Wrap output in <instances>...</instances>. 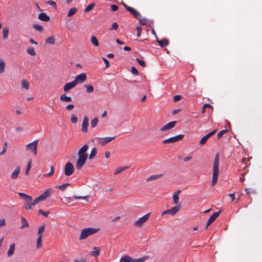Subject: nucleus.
<instances>
[{
    "instance_id": "nucleus-22",
    "label": "nucleus",
    "mask_w": 262,
    "mask_h": 262,
    "mask_svg": "<svg viewBox=\"0 0 262 262\" xmlns=\"http://www.w3.org/2000/svg\"><path fill=\"white\" fill-rule=\"evenodd\" d=\"M100 248L99 247H94L93 251H91L90 254L91 256L97 257L100 254Z\"/></svg>"
},
{
    "instance_id": "nucleus-35",
    "label": "nucleus",
    "mask_w": 262,
    "mask_h": 262,
    "mask_svg": "<svg viewBox=\"0 0 262 262\" xmlns=\"http://www.w3.org/2000/svg\"><path fill=\"white\" fill-rule=\"evenodd\" d=\"M8 33H9V29L8 28H4L3 29V37L4 39L8 38Z\"/></svg>"
},
{
    "instance_id": "nucleus-52",
    "label": "nucleus",
    "mask_w": 262,
    "mask_h": 262,
    "mask_svg": "<svg viewBox=\"0 0 262 262\" xmlns=\"http://www.w3.org/2000/svg\"><path fill=\"white\" fill-rule=\"evenodd\" d=\"M118 28V25L117 23H113L112 25L111 28L110 29L112 30H116Z\"/></svg>"
},
{
    "instance_id": "nucleus-62",
    "label": "nucleus",
    "mask_w": 262,
    "mask_h": 262,
    "mask_svg": "<svg viewBox=\"0 0 262 262\" xmlns=\"http://www.w3.org/2000/svg\"><path fill=\"white\" fill-rule=\"evenodd\" d=\"M74 107V105L73 104H69L66 106V109L67 110H71Z\"/></svg>"
},
{
    "instance_id": "nucleus-32",
    "label": "nucleus",
    "mask_w": 262,
    "mask_h": 262,
    "mask_svg": "<svg viewBox=\"0 0 262 262\" xmlns=\"http://www.w3.org/2000/svg\"><path fill=\"white\" fill-rule=\"evenodd\" d=\"M69 185H70V184H69V183H64L61 185L56 186H55V188H58L63 191L66 189L67 187Z\"/></svg>"
},
{
    "instance_id": "nucleus-59",
    "label": "nucleus",
    "mask_w": 262,
    "mask_h": 262,
    "mask_svg": "<svg viewBox=\"0 0 262 262\" xmlns=\"http://www.w3.org/2000/svg\"><path fill=\"white\" fill-rule=\"evenodd\" d=\"M111 8L112 11H116L118 9V6L115 4L112 5Z\"/></svg>"
},
{
    "instance_id": "nucleus-7",
    "label": "nucleus",
    "mask_w": 262,
    "mask_h": 262,
    "mask_svg": "<svg viewBox=\"0 0 262 262\" xmlns=\"http://www.w3.org/2000/svg\"><path fill=\"white\" fill-rule=\"evenodd\" d=\"M150 213H148L144 215L141 217H140L138 220H137L135 223L134 225L138 227H140L142 225L146 222L150 216Z\"/></svg>"
},
{
    "instance_id": "nucleus-46",
    "label": "nucleus",
    "mask_w": 262,
    "mask_h": 262,
    "mask_svg": "<svg viewBox=\"0 0 262 262\" xmlns=\"http://www.w3.org/2000/svg\"><path fill=\"white\" fill-rule=\"evenodd\" d=\"M45 229V225L41 226L38 230L37 234L38 236L42 235V233L44 232Z\"/></svg>"
},
{
    "instance_id": "nucleus-45",
    "label": "nucleus",
    "mask_w": 262,
    "mask_h": 262,
    "mask_svg": "<svg viewBox=\"0 0 262 262\" xmlns=\"http://www.w3.org/2000/svg\"><path fill=\"white\" fill-rule=\"evenodd\" d=\"M35 30L39 31V32H42V30H43V27L41 26V25H38V24H35L33 25V27Z\"/></svg>"
},
{
    "instance_id": "nucleus-63",
    "label": "nucleus",
    "mask_w": 262,
    "mask_h": 262,
    "mask_svg": "<svg viewBox=\"0 0 262 262\" xmlns=\"http://www.w3.org/2000/svg\"><path fill=\"white\" fill-rule=\"evenodd\" d=\"M6 225V222L5 219L0 220V227L4 226Z\"/></svg>"
},
{
    "instance_id": "nucleus-5",
    "label": "nucleus",
    "mask_w": 262,
    "mask_h": 262,
    "mask_svg": "<svg viewBox=\"0 0 262 262\" xmlns=\"http://www.w3.org/2000/svg\"><path fill=\"white\" fill-rule=\"evenodd\" d=\"M115 138V137H107L104 138H96L95 140L99 144L103 146L111 142Z\"/></svg>"
},
{
    "instance_id": "nucleus-56",
    "label": "nucleus",
    "mask_w": 262,
    "mask_h": 262,
    "mask_svg": "<svg viewBox=\"0 0 262 262\" xmlns=\"http://www.w3.org/2000/svg\"><path fill=\"white\" fill-rule=\"evenodd\" d=\"M50 172L46 174L45 176H52L54 173V167L53 166H51L50 167Z\"/></svg>"
},
{
    "instance_id": "nucleus-24",
    "label": "nucleus",
    "mask_w": 262,
    "mask_h": 262,
    "mask_svg": "<svg viewBox=\"0 0 262 262\" xmlns=\"http://www.w3.org/2000/svg\"><path fill=\"white\" fill-rule=\"evenodd\" d=\"M60 100L65 102H71L72 101V98L71 97L67 96L65 94H63L60 96Z\"/></svg>"
},
{
    "instance_id": "nucleus-30",
    "label": "nucleus",
    "mask_w": 262,
    "mask_h": 262,
    "mask_svg": "<svg viewBox=\"0 0 262 262\" xmlns=\"http://www.w3.org/2000/svg\"><path fill=\"white\" fill-rule=\"evenodd\" d=\"M97 148L94 147L92 149V150L91 151L90 154L89 155V159L91 160L97 154Z\"/></svg>"
},
{
    "instance_id": "nucleus-13",
    "label": "nucleus",
    "mask_w": 262,
    "mask_h": 262,
    "mask_svg": "<svg viewBox=\"0 0 262 262\" xmlns=\"http://www.w3.org/2000/svg\"><path fill=\"white\" fill-rule=\"evenodd\" d=\"M89 125V118L87 116L84 117L83 122L82 123L81 130L84 133L88 132V126Z\"/></svg>"
},
{
    "instance_id": "nucleus-6",
    "label": "nucleus",
    "mask_w": 262,
    "mask_h": 262,
    "mask_svg": "<svg viewBox=\"0 0 262 262\" xmlns=\"http://www.w3.org/2000/svg\"><path fill=\"white\" fill-rule=\"evenodd\" d=\"M74 172V166L71 162H67L64 166V172L66 176H71Z\"/></svg>"
},
{
    "instance_id": "nucleus-23",
    "label": "nucleus",
    "mask_w": 262,
    "mask_h": 262,
    "mask_svg": "<svg viewBox=\"0 0 262 262\" xmlns=\"http://www.w3.org/2000/svg\"><path fill=\"white\" fill-rule=\"evenodd\" d=\"M159 45L162 47L167 46L169 44V40L167 39H162L161 40H157Z\"/></svg>"
},
{
    "instance_id": "nucleus-27",
    "label": "nucleus",
    "mask_w": 262,
    "mask_h": 262,
    "mask_svg": "<svg viewBox=\"0 0 262 262\" xmlns=\"http://www.w3.org/2000/svg\"><path fill=\"white\" fill-rule=\"evenodd\" d=\"M46 43L49 45H54L55 43V37L54 36H51L48 37L46 41Z\"/></svg>"
},
{
    "instance_id": "nucleus-47",
    "label": "nucleus",
    "mask_w": 262,
    "mask_h": 262,
    "mask_svg": "<svg viewBox=\"0 0 262 262\" xmlns=\"http://www.w3.org/2000/svg\"><path fill=\"white\" fill-rule=\"evenodd\" d=\"M77 117L74 114L71 115V121L73 123H76L77 122Z\"/></svg>"
},
{
    "instance_id": "nucleus-1",
    "label": "nucleus",
    "mask_w": 262,
    "mask_h": 262,
    "mask_svg": "<svg viewBox=\"0 0 262 262\" xmlns=\"http://www.w3.org/2000/svg\"><path fill=\"white\" fill-rule=\"evenodd\" d=\"M89 146L84 144L78 151V158L76 163V168L80 170L85 163L88 159V154H87Z\"/></svg>"
},
{
    "instance_id": "nucleus-40",
    "label": "nucleus",
    "mask_w": 262,
    "mask_h": 262,
    "mask_svg": "<svg viewBox=\"0 0 262 262\" xmlns=\"http://www.w3.org/2000/svg\"><path fill=\"white\" fill-rule=\"evenodd\" d=\"M27 53L31 56H35L36 53L34 51V49L32 47H30L27 49Z\"/></svg>"
},
{
    "instance_id": "nucleus-49",
    "label": "nucleus",
    "mask_w": 262,
    "mask_h": 262,
    "mask_svg": "<svg viewBox=\"0 0 262 262\" xmlns=\"http://www.w3.org/2000/svg\"><path fill=\"white\" fill-rule=\"evenodd\" d=\"M136 61L138 62V63L142 67H144L146 66V63L145 61L143 60H142L139 58H136Z\"/></svg>"
},
{
    "instance_id": "nucleus-19",
    "label": "nucleus",
    "mask_w": 262,
    "mask_h": 262,
    "mask_svg": "<svg viewBox=\"0 0 262 262\" xmlns=\"http://www.w3.org/2000/svg\"><path fill=\"white\" fill-rule=\"evenodd\" d=\"M38 18L44 21H48L50 20V17L45 13H40L38 15Z\"/></svg>"
},
{
    "instance_id": "nucleus-21",
    "label": "nucleus",
    "mask_w": 262,
    "mask_h": 262,
    "mask_svg": "<svg viewBox=\"0 0 262 262\" xmlns=\"http://www.w3.org/2000/svg\"><path fill=\"white\" fill-rule=\"evenodd\" d=\"M15 247V244L14 243H12L10 245L9 249L7 252V255L8 256H11L14 254Z\"/></svg>"
},
{
    "instance_id": "nucleus-60",
    "label": "nucleus",
    "mask_w": 262,
    "mask_h": 262,
    "mask_svg": "<svg viewBox=\"0 0 262 262\" xmlns=\"http://www.w3.org/2000/svg\"><path fill=\"white\" fill-rule=\"evenodd\" d=\"M103 60L105 64L106 68H109L110 67V65L108 60L105 58H103Z\"/></svg>"
},
{
    "instance_id": "nucleus-42",
    "label": "nucleus",
    "mask_w": 262,
    "mask_h": 262,
    "mask_svg": "<svg viewBox=\"0 0 262 262\" xmlns=\"http://www.w3.org/2000/svg\"><path fill=\"white\" fill-rule=\"evenodd\" d=\"M94 6H95L94 3H91V4H89L84 9V12H88L90 11L94 8Z\"/></svg>"
},
{
    "instance_id": "nucleus-8",
    "label": "nucleus",
    "mask_w": 262,
    "mask_h": 262,
    "mask_svg": "<svg viewBox=\"0 0 262 262\" xmlns=\"http://www.w3.org/2000/svg\"><path fill=\"white\" fill-rule=\"evenodd\" d=\"M184 137L183 135H179L174 137H170L168 139L162 141L163 143H173L182 139Z\"/></svg>"
},
{
    "instance_id": "nucleus-18",
    "label": "nucleus",
    "mask_w": 262,
    "mask_h": 262,
    "mask_svg": "<svg viewBox=\"0 0 262 262\" xmlns=\"http://www.w3.org/2000/svg\"><path fill=\"white\" fill-rule=\"evenodd\" d=\"M20 167L19 166H17L11 175V179L13 180H15L18 177V176L20 172Z\"/></svg>"
},
{
    "instance_id": "nucleus-26",
    "label": "nucleus",
    "mask_w": 262,
    "mask_h": 262,
    "mask_svg": "<svg viewBox=\"0 0 262 262\" xmlns=\"http://www.w3.org/2000/svg\"><path fill=\"white\" fill-rule=\"evenodd\" d=\"M180 208V205H177L173 207L172 208L170 209L171 215H174L175 214H176L179 211Z\"/></svg>"
},
{
    "instance_id": "nucleus-64",
    "label": "nucleus",
    "mask_w": 262,
    "mask_h": 262,
    "mask_svg": "<svg viewBox=\"0 0 262 262\" xmlns=\"http://www.w3.org/2000/svg\"><path fill=\"white\" fill-rule=\"evenodd\" d=\"M6 149H7V143L6 142L5 143V145H4V147L3 148V149L2 151H1V154L2 155V154H4L6 151Z\"/></svg>"
},
{
    "instance_id": "nucleus-29",
    "label": "nucleus",
    "mask_w": 262,
    "mask_h": 262,
    "mask_svg": "<svg viewBox=\"0 0 262 262\" xmlns=\"http://www.w3.org/2000/svg\"><path fill=\"white\" fill-rule=\"evenodd\" d=\"M127 168H128V167H117L116 168L115 172H114V174L115 175L121 173V172L123 171L124 170H125Z\"/></svg>"
},
{
    "instance_id": "nucleus-54",
    "label": "nucleus",
    "mask_w": 262,
    "mask_h": 262,
    "mask_svg": "<svg viewBox=\"0 0 262 262\" xmlns=\"http://www.w3.org/2000/svg\"><path fill=\"white\" fill-rule=\"evenodd\" d=\"M137 36L138 37H140L141 36L142 28L141 27H137Z\"/></svg>"
},
{
    "instance_id": "nucleus-16",
    "label": "nucleus",
    "mask_w": 262,
    "mask_h": 262,
    "mask_svg": "<svg viewBox=\"0 0 262 262\" xmlns=\"http://www.w3.org/2000/svg\"><path fill=\"white\" fill-rule=\"evenodd\" d=\"M76 85V82L74 80L72 82L67 83L63 86V90L64 92H68L70 90L74 88Z\"/></svg>"
},
{
    "instance_id": "nucleus-25",
    "label": "nucleus",
    "mask_w": 262,
    "mask_h": 262,
    "mask_svg": "<svg viewBox=\"0 0 262 262\" xmlns=\"http://www.w3.org/2000/svg\"><path fill=\"white\" fill-rule=\"evenodd\" d=\"M21 85L23 88L26 90H28L30 85V83L26 79H23L21 82Z\"/></svg>"
},
{
    "instance_id": "nucleus-20",
    "label": "nucleus",
    "mask_w": 262,
    "mask_h": 262,
    "mask_svg": "<svg viewBox=\"0 0 262 262\" xmlns=\"http://www.w3.org/2000/svg\"><path fill=\"white\" fill-rule=\"evenodd\" d=\"M181 193V190H178L177 191H176L174 194H173V204H177L178 203V202H179V195L180 194V193Z\"/></svg>"
},
{
    "instance_id": "nucleus-28",
    "label": "nucleus",
    "mask_w": 262,
    "mask_h": 262,
    "mask_svg": "<svg viewBox=\"0 0 262 262\" xmlns=\"http://www.w3.org/2000/svg\"><path fill=\"white\" fill-rule=\"evenodd\" d=\"M6 63L3 59H0V73H3L5 71Z\"/></svg>"
},
{
    "instance_id": "nucleus-17",
    "label": "nucleus",
    "mask_w": 262,
    "mask_h": 262,
    "mask_svg": "<svg viewBox=\"0 0 262 262\" xmlns=\"http://www.w3.org/2000/svg\"><path fill=\"white\" fill-rule=\"evenodd\" d=\"M135 18H138L141 16V14L136 10L132 7H128L127 10Z\"/></svg>"
},
{
    "instance_id": "nucleus-51",
    "label": "nucleus",
    "mask_w": 262,
    "mask_h": 262,
    "mask_svg": "<svg viewBox=\"0 0 262 262\" xmlns=\"http://www.w3.org/2000/svg\"><path fill=\"white\" fill-rule=\"evenodd\" d=\"M18 194L23 198L24 200H25V199H27V198H29V197H30V195H28L24 193H23V192H18Z\"/></svg>"
},
{
    "instance_id": "nucleus-57",
    "label": "nucleus",
    "mask_w": 262,
    "mask_h": 262,
    "mask_svg": "<svg viewBox=\"0 0 262 262\" xmlns=\"http://www.w3.org/2000/svg\"><path fill=\"white\" fill-rule=\"evenodd\" d=\"M47 3L48 5L53 6L54 8L56 7V4L55 2L53 1H49L48 2H47Z\"/></svg>"
},
{
    "instance_id": "nucleus-15",
    "label": "nucleus",
    "mask_w": 262,
    "mask_h": 262,
    "mask_svg": "<svg viewBox=\"0 0 262 262\" xmlns=\"http://www.w3.org/2000/svg\"><path fill=\"white\" fill-rule=\"evenodd\" d=\"M53 192V190L52 189H47L43 193L39 196V199H41L42 201L45 200L49 198Z\"/></svg>"
},
{
    "instance_id": "nucleus-61",
    "label": "nucleus",
    "mask_w": 262,
    "mask_h": 262,
    "mask_svg": "<svg viewBox=\"0 0 262 262\" xmlns=\"http://www.w3.org/2000/svg\"><path fill=\"white\" fill-rule=\"evenodd\" d=\"M74 199L75 200H77V199H86L87 198V196H76V195H74L73 196Z\"/></svg>"
},
{
    "instance_id": "nucleus-55",
    "label": "nucleus",
    "mask_w": 262,
    "mask_h": 262,
    "mask_svg": "<svg viewBox=\"0 0 262 262\" xmlns=\"http://www.w3.org/2000/svg\"><path fill=\"white\" fill-rule=\"evenodd\" d=\"M38 212L40 214L43 215L45 217H47L49 214V212H45L41 209H39Z\"/></svg>"
},
{
    "instance_id": "nucleus-9",
    "label": "nucleus",
    "mask_w": 262,
    "mask_h": 262,
    "mask_svg": "<svg viewBox=\"0 0 262 262\" xmlns=\"http://www.w3.org/2000/svg\"><path fill=\"white\" fill-rule=\"evenodd\" d=\"M144 258H140L138 259H133L130 256L126 255L121 258V261L124 262H142L144 260Z\"/></svg>"
},
{
    "instance_id": "nucleus-12",
    "label": "nucleus",
    "mask_w": 262,
    "mask_h": 262,
    "mask_svg": "<svg viewBox=\"0 0 262 262\" xmlns=\"http://www.w3.org/2000/svg\"><path fill=\"white\" fill-rule=\"evenodd\" d=\"M24 203V207L26 210H32V198L30 196L29 198L25 199Z\"/></svg>"
},
{
    "instance_id": "nucleus-39",
    "label": "nucleus",
    "mask_w": 262,
    "mask_h": 262,
    "mask_svg": "<svg viewBox=\"0 0 262 262\" xmlns=\"http://www.w3.org/2000/svg\"><path fill=\"white\" fill-rule=\"evenodd\" d=\"M77 10V9L76 8H73L70 9L68 12V16L70 17L75 14L76 13Z\"/></svg>"
},
{
    "instance_id": "nucleus-31",
    "label": "nucleus",
    "mask_w": 262,
    "mask_h": 262,
    "mask_svg": "<svg viewBox=\"0 0 262 262\" xmlns=\"http://www.w3.org/2000/svg\"><path fill=\"white\" fill-rule=\"evenodd\" d=\"M162 176H163L162 174L150 176L149 177H148L147 178V181H150L157 179L161 177Z\"/></svg>"
},
{
    "instance_id": "nucleus-36",
    "label": "nucleus",
    "mask_w": 262,
    "mask_h": 262,
    "mask_svg": "<svg viewBox=\"0 0 262 262\" xmlns=\"http://www.w3.org/2000/svg\"><path fill=\"white\" fill-rule=\"evenodd\" d=\"M21 228H24L28 227L29 225H28V222L25 218H24L23 217H21Z\"/></svg>"
},
{
    "instance_id": "nucleus-41",
    "label": "nucleus",
    "mask_w": 262,
    "mask_h": 262,
    "mask_svg": "<svg viewBox=\"0 0 262 262\" xmlns=\"http://www.w3.org/2000/svg\"><path fill=\"white\" fill-rule=\"evenodd\" d=\"M228 132V129H224L222 130L220 132H219L217 135V138L218 139H221L223 135H224L225 133H227Z\"/></svg>"
},
{
    "instance_id": "nucleus-58",
    "label": "nucleus",
    "mask_w": 262,
    "mask_h": 262,
    "mask_svg": "<svg viewBox=\"0 0 262 262\" xmlns=\"http://www.w3.org/2000/svg\"><path fill=\"white\" fill-rule=\"evenodd\" d=\"M182 96L181 95H176L173 97V101L177 102L181 99Z\"/></svg>"
},
{
    "instance_id": "nucleus-3",
    "label": "nucleus",
    "mask_w": 262,
    "mask_h": 262,
    "mask_svg": "<svg viewBox=\"0 0 262 262\" xmlns=\"http://www.w3.org/2000/svg\"><path fill=\"white\" fill-rule=\"evenodd\" d=\"M99 230V228H84L81 230V234L79 239L83 240L86 238L88 236L92 235Z\"/></svg>"
},
{
    "instance_id": "nucleus-44",
    "label": "nucleus",
    "mask_w": 262,
    "mask_h": 262,
    "mask_svg": "<svg viewBox=\"0 0 262 262\" xmlns=\"http://www.w3.org/2000/svg\"><path fill=\"white\" fill-rule=\"evenodd\" d=\"M31 167V160H30L28 162L27 166L26 172H25V174L26 175H28L29 174V172Z\"/></svg>"
},
{
    "instance_id": "nucleus-34",
    "label": "nucleus",
    "mask_w": 262,
    "mask_h": 262,
    "mask_svg": "<svg viewBox=\"0 0 262 262\" xmlns=\"http://www.w3.org/2000/svg\"><path fill=\"white\" fill-rule=\"evenodd\" d=\"M137 18L139 19L140 24L142 25H145L147 23L148 20L146 18L142 17L141 16Z\"/></svg>"
},
{
    "instance_id": "nucleus-14",
    "label": "nucleus",
    "mask_w": 262,
    "mask_h": 262,
    "mask_svg": "<svg viewBox=\"0 0 262 262\" xmlns=\"http://www.w3.org/2000/svg\"><path fill=\"white\" fill-rule=\"evenodd\" d=\"M220 214V211L214 212L208 220L206 228L211 224L219 216Z\"/></svg>"
},
{
    "instance_id": "nucleus-48",
    "label": "nucleus",
    "mask_w": 262,
    "mask_h": 262,
    "mask_svg": "<svg viewBox=\"0 0 262 262\" xmlns=\"http://www.w3.org/2000/svg\"><path fill=\"white\" fill-rule=\"evenodd\" d=\"M85 87L86 88V91L88 93H92L94 91V88L91 85H85Z\"/></svg>"
},
{
    "instance_id": "nucleus-38",
    "label": "nucleus",
    "mask_w": 262,
    "mask_h": 262,
    "mask_svg": "<svg viewBox=\"0 0 262 262\" xmlns=\"http://www.w3.org/2000/svg\"><path fill=\"white\" fill-rule=\"evenodd\" d=\"M91 42L96 47H98L99 46V42L97 39V38L94 36H93L92 37H91Z\"/></svg>"
},
{
    "instance_id": "nucleus-33",
    "label": "nucleus",
    "mask_w": 262,
    "mask_h": 262,
    "mask_svg": "<svg viewBox=\"0 0 262 262\" xmlns=\"http://www.w3.org/2000/svg\"><path fill=\"white\" fill-rule=\"evenodd\" d=\"M42 235L38 236L37 239V244H36V248L39 249L42 246Z\"/></svg>"
},
{
    "instance_id": "nucleus-53",
    "label": "nucleus",
    "mask_w": 262,
    "mask_h": 262,
    "mask_svg": "<svg viewBox=\"0 0 262 262\" xmlns=\"http://www.w3.org/2000/svg\"><path fill=\"white\" fill-rule=\"evenodd\" d=\"M131 71H132V73L133 74H134L135 75H138V71L137 69L136 68H135L134 67H132Z\"/></svg>"
},
{
    "instance_id": "nucleus-2",
    "label": "nucleus",
    "mask_w": 262,
    "mask_h": 262,
    "mask_svg": "<svg viewBox=\"0 0 262 262\" xmlns=\"http://www.w3.org/2000/svg\"><path fill=\"white\" fill-rule=\"evenodd\" d=\"M219 155L218 153H216L215 156L214 162H213V174H212V185H214L217 180L218 175H219Z\"/></svg>"
},
{
    "instance_id": "nucleus-11",
    "label": "nucleus",
    "mask_w": 262,
    "mask_h": 262,
    "mask_svg": "<svg viewBox=\"0 0 262 262\" xmlns=\"http://www.w3.org/2000/svg\"><path fill=\"white\" fill-rule=\"evenodd\" d=\"M86 79V74L84 73H81L77 76L75 78V79L74 80L76 82V84L78 83H82L84 81H85Z\"/></svg>"
},
{
    "instance_id": "nucleus-43",
    "label": "nucleus",
    "mask_w": 262,
    "mask_h": 262,
    "mask_svg": "<svg viewBox=\"0 0 262 262\" xmlns=\"http://www.w3.org/2000/svg\"><path fill=\"white\" fill-rule=\"evenodd\" d=\"M98 121V119L97 118H94L91 122V126L92 128H94L96 126L97 123Z\"/></svg>"
},
{
    "instance_id": "nucleus-37",
    "label": "nucleus",
    "mask_w": 262,
    "mask_h": 262,
    "mask_svg": "<svg viewBox=\"0 0 262 262\" xmlns=\"http://www.w3.org/2000/svg\"><path fill=\"white\" fill-rule=\"evenodd\" d=\"M210 138L209 136L207 134L204 136L200 141V144H204L206 143L207 140Z\"/></svg>"
},
{
    "instance_id": "nucleus-50",
    "label": "nucleus",
    "mask_w": 262,
    "mask_h": 262,
    "mask_svg": "<svg viewBox=\"0 0 262 262\" xmlns=\"http://www.w3.org/2000/svg\"><path fill=\"white\" fill-rule=\"evenodd\" d=\"M41 201V199H39V196L36 198L33 201H32V205L35 206V205L38 204Z\"/></svg>"
},
{
    "instance_id": "nucleus-10",
    "label": "nucleus",
    "mask_w": 262,
    "mask_h": 262,
    "mask_svg": "<svg viewBox=\"0 0 262 262\" xmlns=\"http://www.w3.org/2000/svg\"><path fill=\"white\" fill-rule=\"evenodd\" d=\"M176 123H177L176 121H171V122L166 124L164 126H163L162 127H161L160 128V130L161 132H165L166 130H169L171 129V128H172L173 127H174V126L176 125Z\"/></svg>"
},
{
    "instance_id": "nucleus-4",
    "label": "nucleus",
    "mask_w": 262,
    "mask_h": 262,
    "mask_svg": "<svg viewBox=\"0 0 262 262\" xmlns=\"http://www.w3.org/2000/svg\"><path fill=\"white\" fill-rule=\"evenodd\" d=\"M38 141L35 140L31 143H29L26 146V150L32 152L35 156L37 155V148Z\"/></svg>"
}]
</instances>
